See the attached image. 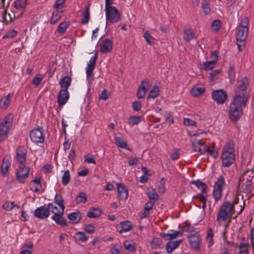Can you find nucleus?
<instances>
[{"label": "nucleus", "instance_id": "obj_30", "mask_svg": "<svg viewBox=\"0 0 254 254\" xmlns=\"http://www.w3.org/2000/svg\"><path fill=\"white\" fill-rule=\"evenodd\" d=\"M114 137L115 143L118 147L122 148H126L127 150H130V149L127 148V143L124 140L122 137L118 136L116 134H115Z\"/></svg>", "mask_w": 254, "mask_h": 254}, {"label": "nucleus", "instance_id": "obj_7", "mask_svg": "<svg viewBox=\"0 0 254 254\" xmlns=\"http://www.w3.org/2000/svg\"><path fill=\"white\" fill-rule=\"evenodd\" d=\"M13 120L12 114H9L4 117L0 123V141L6 138L10 128L11 127Z\"/></svg>", "mask_w": 254, "mask_h": 254}, {"label": "nucleus", "instance_id": "obj_56", "mask_svg": "<svg viewBox=\"0 0 254 254\" xmlns=\"http://www.w3.org/2000/svg\"><path fill=\"white\" fill-rule=\"evenodd\" d=\"M212 28L215 32L218 31L221 28V22L218 20H215L211 24Z\"/></svg>", "mask_w": 254, "mask_h": 254}, {"label": "nucleus", "instance_id": "obj_60", "mask_svg": "<svg viewBox=\"0 0 254 254\" xmlns=\"http://www.w3.org/2000/svg\"><path fill=\"white\" fill-rule=\"evenodd\" d=\"M118 197L120 200H125L128 197V191H118Z\"/></svg>", "mask_w": 254, "mask_h": 254}, {"label": "nucleus", "instance_id": "obj_50", "mask_svg": "<svg viewBox=\"0 0 254 254\" xmlns=\"http://www.w3.org/2000/svg\"><path fill=\"white\" fill-rule=\"evenodd\" d=\"M70 173L69 170L65 171L62 178V181L64 185H67L70 181Z\"/></svg>", "mask_w": 254, "mask_h": 254}, {"label": "nucleus", "instance_id": "obj_48", "mask_svg": "<svg viewBox=\"0 0 254 254\" xmlns=\"http://www.w3.org/2000/svg\"><path fill=\"white\" fill-rule=\"evenodd\" d=\"M69 24L67 22H63L60 23L57 31L59 33H64L68 27Z\"/></svg>", "mask_w": 254, "mask_h": 254}, {"label": "nucleus", "instance_id": "obj_15", "mask_svg": "<svg viewBox=\"0 0 254 254\" xmlns=\"http://www.w3.org/2000/svg\"><path fill=\"white\" fill-rule=\"evenodd\" d=\"M97 59V55L96 53L90 59L89 62L87 63L86 68V73L87 78H89L92 75L93 70L95 66L96 62Z\"/></svg>", "mask_w": 254, "mask_h": 254}, {"label": "nucleus", "instance_id": "obj_21", "mask_svg": "<svg viewBox=\"0 0 254 254\" xmlns=\"http://www.w3.org/2000/svg\"><path fill=\"white\" fill-rule=\"evenodd\" d=\"M11 166V158L9 156H5L2 161L0 169L1 173L3 176H5L8 172Z\"/></svg>", "mask_w": 254, "mask_h": 254}, {"label": "nucleus", "instance_id": "obj_11", "mask_svg": "<svg viewBox=\"0 0 254 254\" xmlns=\"http://www.w3.org/2000/svg\"><path fill=\"white\" fill-rule=\"evenodd\" d=\"M189 243L191 247L196 251H200V239L198 232L190 234L188 236Z\"/></svg>", "mask_w": 254, "mask_h": 254}, {"label": "nucleus", "instance_id": "obj_53", "mask_svg": "<svg viewBox=\"0 0 254 254\" xmlns=\"http://www.w3.org/2000/svg\"><path fill=\"white\" fill-rule=\"evenodd\" d=\"M30 185L31 186H34L35 187L34 190H39L40 189V187L41 186L40 179L36 178L35 180L31 181Z\"/></svg>", "mask_w": 254, "mask_h": 254}, {"label": "nucleus", "instance_id": "obj_58", "mask_svg": "<svg viewBox=\"0 0 254 254\" xmlns=\"http://www.w3.org/2000/svg\"><path fill=\"white\" fill-rule=\"evenodd\" d=\"M183 231L189 232L191 234L196 232L195 229L193 227L191 226L190 225L188 224H186L183 227Z\"/></svg>", "mask_w": 254, "mask_h": 254}, {"label": "nucleus", "instance_id": "obj_62", "mask_svg": "<svg viewBox=\"0 0 254 254\" xmlns=\"http://www.w3.org/2000/svg\"><path fill=\"white\" fill-rule=\"evenodd\" d=\"M65 0H56L54 7L56 9L63 10L62 4L64 2Z\"/></svg>", "mask_w": 254, "mask_h": 254}, {"label": "nucleus", "instance_id": "obj_12", "mask_svg": "<svg viewBox=\"0 0 254 254\" xmlns=\"http://www.w3.org/2000/svg\"><path fill=\"white\" fill-rule=\"evenodd\" d=\"M151 86L150 81L146 78L141 81L138 88L136 96L139 99L143 98Z\"/></svg>", "mask_w": 254, "mask_h": 254}, {"label": "nucleus", "instance_id": "obj_27", "mask_svg": "<svg viewBox=\"0 0 254 254\" xmlns=\"http://www.w3.org/2000/svg\"><path fill=\"white\" fill-rule=\"evenodd\" d=\"M67 218L70 223L77 224L79 222L81 219V215L80 212H72L67 215Z\"/></svg>", "mask_w": 254, "mask_h": 254}, {"label": "nucleus", "instance_id": "obj_34", "mask_svg": "<svg viewBox=\"0 0 254 254\" xmlns=\"http://www.w3.org/2000/svg\"><path fill=\"white\" fill-rule=\"evenodd\" d=\"M160 92V89L158 86H154L150 90L149 94L147 96V100L150 98L155 99L159 96Z\"/></svg>", "mask_w": 254, "mask_h": 254}, {"label": "nucleus", "instance_id": "obj_38", "mask_svg": "<svg viewBox=\"0 0 254 254\" xmlns=\"http://www.w3.org/2000/svg\"><path fill=\"white\" fill-rule=\"evenodd\" d=\"M90 19V12H89V4L85 8V10L82 13V18L81 19V23L83 24H87Z\"/></svg>", "mask_w": 254, "mask_h": 254}, {"label": "nucleus", "instance_id": "obj_36", "mask_svg": "<svg viewBox=\"0 0 254 254\" xmlns=\"http://www.w3.org/2000/svg\"><path fill=\"white\" fill-rule=\"evenodd\" d=\"M216 66V63L214 61H208L201 64V68L205 71L212 70Z\"/></svg>", "mask_w": 254, "mask_h": 254}, {"label": "nucleus", "instance_id": "obj_59", "mask_svg": "<svg viewBox=\"0 0 254 254\" xmlns=\"http://www.w3.org/2000/svg\"><path fill=\"white\" fill-rule=\"evenodd\" d=\"M124 246L126 250L130 252H133L135 250L134 245L133 244L128 242H125L124 243Z\"/></svg>", "mask_w": 254, "mask_h": 254}, {"label": "nucleus", "instance_id": "obj_63", "mask_svg": "<svg viewBox=\"0 0 254 254\" xmlns=\"http://www.w3.org/2000/svg\"><path fill=\"white\" fill-rule=\"evenodd\" d=\"M228 73L229 77L231 80L234 78L235 72V68L233 66H231L229 67V68L228 69Z\"/></svg>", "mask_w": 254, "mask_h": 254}, {"label": "nucleus", "instance_id": "obj_41", "mask_svg": "<svg viewBox=\"0 0 254 254\" xmlns=\"http://www.w3.org/2000/svg\"><path fill=\"white\" fill-rule=\"evenodd\" d=\"M191 183L195 185L198 190H206L207 189V186L202 182L200 180L192 181Z\"/></svg>", "mask_w": 254, "mask_h": 254}, {"label": "nucleus", "instance_id": "obj_13", "mask_svg": "<svg viewBox=\"0 0 254 254\" xmlns=\"http://www.w3.org/2000/svg\"><path fill=\"white\" fill-rule=\"evenodd\" d=\"M27 149L24 146H19L16 151V160L19 165H25L26 160Z\"/></svg>", "mask_w": 254, "mask_h": 254}, {"label": "nucleus", "instance_id": "obj_22", "mask_svg": "<svg viewBox=\"0 0 254 254\" xmlns=\"http://www.w3.org/2000/svg\"><path fill=\"white\" fill-rule=\"evenodd\" d=\"M184 40L188 42L196 38L195 33L192 28H186L183 31Z\"/></svg>", "mask_w": 254, "mask_h": 254}, {"label": "nucleus", "instance_id": "obj_3", "mask_svg": "<svg viewBox=\"0 0 254 254\" xmlns=\"http://www.w3.org/2000/svg\"><path fill=\"white\" fill-rule=\"evenodd\" d=\"M49 212H51L54 215L52 217V219L55 221L56 223L62 226H66L67 225L66 221L63 217L64 213V206L62 204L61 200L60 206L57 204L49 203L48 205Z\"/></svg>", "mask_w": 254, "mask_h": 254}, {"label": "nucleus", "instance_id": "obj_18", "mask_svg": "<svg viewBox=\"0 0 254 254\" xmlns=\"http://www.w3.org/2000/svg\"><path fill=\"white\" fill-rule=\"evenodd\" d=\"M155 203L151 201H147L145 204V206L143 210L139 213V218L141 219L147 218L150 214L151 211L153 210Z\"/></svg>", "mask_w": 254, "mask_h": 254}, {"label": "nucleus", "instance_id": "obj_19", "mask_svg": "<svg viewBox=\"0 0 254 254\" xmlns=\"http://www.w3.org/2000/svg\"><path fill=\"white\" fill-rule=\"evenodd\" d=\"M69 99V92L68 90L61 89L58 95V105L63 106L67 102Z\"/></svg>", "mask_w": 254, "mask_h": 254}, {"label": "nucleus", "instance_id": "obj_52", "mask_svg": "<svg viewBox=\"0 0 254 254\" xmlns=\"http://www.w3.org/2000/svg\"><path fill=\"white\" fill-rule=\"evenodd\" d=\"M249 25V19L247 17H245L242 19L240 25L237 27V28H243L244 29H248Z\"/></svg>", "mask_w": 254, "mask_h": 254}, {"label": "nucleus", "instance_id": "obj_55", "mask_svg": "<svg viewBox=\"0 0 254 254\" xmlns=\"http://www.w3.org/2000/svg\"><path fill=\"white\" fill-rule=\"evenodd\" d=\"M184 124L186 126H194L196 127V122L192 120L186 118L184 119Z\"/></svg>", "mask_w": 254, "mask_h": 254}, {"label": "nucleus", "instance_id": "obj_47", "mask_svg": "<svg viewBox=\"0 0 254 254\" xmlns=\"http://www.w3.org/2000/svg\"><path fill=\"white\" fill-rule=\"evenodd\" d=\"M147 194L149 198V201H151L155 203L158 200L159 196L156 191H148Z\"/></svg>", "mask_w": 254, "mask_h": 254}, {"label": "nucleus", "instance_id": "obj_24", "mask_svg": "<svg viewBox=\"0 0 254 254\" xmlns=\"http://www.w3.org/2000/svg\"><path fill=\"white\" fill-rule=\"evenodd\" d=\"M226 185L224 178L220 176L214 184L213 190H222L225 188Z\"/></svg>", "mask_w": 254, "mask_h": 254}, {"label": "nucleus", "instance_id": "obj_32", "mask_svg": "<svg viewBox=\"0 0 254 254\" xmlns=\"http://www.w3.org/2000/svg\"><path fill=\"white\" fill-rule=\"evenodd\" d=\"M63 10L56 9L52 13L50 19V23L55 24L58 20H59L63 15Z\"/></svg>", "mask_w": 254, "mask_h": 254}, {"label": "nucleus", "instance_id": "obj_51", "mask_svg": "<svg viewBox=\"0 0 254 254\" xmlns=\"http://www.w3.org/2000/svg\"><path fill=\"white\" fill-rule=\"evenodd\" d=\"M77 203H85L86 201V195L83 192H80L76 197Z\"/></svg>", "mask_w": 254, "mask_h": 254}, {"label": "nucleus", "instance_id": "obj_5", "mask_svg": "<svg viewBox=\"0 0 254 254\" xmlns=\"http://www.w3.org/2000/svg\"><path fill=\"white\" fill-rule=\"evenodd\" d=\"M239 185L244 190H249L254 189V171H245L240 178Z\"/></svg>", "mask_w": 254, "mask_h": 254}, {"label": "nucleus", "instance_id": "obj_14", "mask_svg": "<svg viewBox=\"0 0 254 254\" xmlns=\"http://www.w3.org/2000/svg\"><path fill=\"white\" fill-rule=\"evenodd\" d=\"M192 145L194 150L201 154H204L208 150L209 146L203 140H194L192 143Z\"/></svg>", "mask_w": 254, "mask_h": 254}, {"label": "nucleus", "instance_id": "obj_39", "mask_svg": "<svg viewBox=\"0 0 254 254\" xmlns=\"http://www.w3.org/2000/svg\"><path fill=\"white\" fill-rule=\"evenodd\" d=\"M249 247L250 245L248 243H241L238 246L239 248L238 254H249Z\"/></svg>", "mask_w": 254, "mask_h": 254}, {"label": "nucleus", "instance_id": "obj_9", "mask_svg": "<svg viewBox=\"0 0 254 254\" xmlns=\"http://www.w3.org/2000/svg\"><path fill=\"white\" fill-rule=\"evenodd\" d=\"M43 131L42 127L35 128L31 130L30 137L32 141L36 143L44 142L45 136Z\"/></svg>", "mask_w": 254, "mask_h": 254}, {"label": "nucleus", "instance_id": "obj_23", "mask_svg": "<svg viewBox=\"0 0 254 254\" xmlns=\"http://www.w3.org/2000/svg\"><path fill=\"white\" fill-rule=\"evenodd\" d=\"M248 30L237 28L236 39L237 41H240L242 44L245 42L248 36Z\"/></svg>", "mask_w": 254, "mask_h": 254}, {"label": "nucleus", "instance_id": "obj_25", "mask_svg": "<svg viewBox=\"0 0 254 254\" xmlns=\"http://www.w3.org/2000/svg\"><path fill=\"white\" fill-rule=\"evenodd\" d=\"M132 228L131 223L128 221L122 222L120 223L117 227L118 231L122 233L124 232H127L129 231Z\"/></svg>", "mask_w": 254, "mask_h": 254}, {"label": "nucleus", "instance_id": "obj_57", "mask_svg": "<svg viewBox=\"0 0 254 254\" xmlns=\"http://www.w3.org/2000/svg\"><path fill=\"white\" fill-rule=\"evenodd\" d=\"M14 206H15V205H14L13 202L6 201L3 204V209L6 211L11 210Z\"/></svg>", "mask_w": 254, "mask_h": 254}, {"label": "nucleus", "instance_id": "obj_29", "mask_svg": "<svg viewBox=\"0 0 254 254\" xmlns=\"http://www.w3.org/2000/svg\"><path fill=\"white\" fill-rule=\"evenodd\" d=\"M183 235V232L182 231H174L173 230L172 231V233H162L161 234V236L164 238L168 240H173L177 237L181 236Z\"/></svg>", "mask_w": 254, "mask_h": 254}, {"label": "nucleus", "instance_id": "obj_17", "mask_svg": "<svg viewBox=\"0 0 254 254\" xmlns=\"http://www.w3.org/2000/svg\"><path fill=\"white\" fill-rule=\"evenodd\" d=\"M50 215L48 207L41 206L37 208L34 211V216L35 217L44 219L49 217Z\"/></svg>", "mask_w": 254, "mask_h": 254}, {"label": "nucleus", "instance_id": "obj_6", "mask_svg": "<svg viewBox=\"0 0 254 254\" xmlns=\"http://www.w3.org/2000/svg\"><path fill=\"white\" fill-rule=\"evenodd\" d=\"M112 4H105V11L106 22L110 23H116L119 22L121 18V14L118 9Z\"/></svg>", "mask_w": 254, "mask_h": 254}, {"label": "nucleus", "instance_id": "obj_43", "mask_svg": "<svg viewBox=\"0 0 254 254\" xmlns=\"http://www.w3.org/2000/svg\"><path fill=\"white\" fill-rule=\"evenodd\" d=\"M221 74L220 70H215L210 73L209 80L211 82H215L219 78V76Z\"/></svg>", "mask_w": 254, "mask_h": 254}, {"label": "nucleus", "instance_id": "obj_20", "mask_svg": "<svg viewBox=\"0 0 254 254\" xmlns=\"http://www.w3.org/2000/svg\"><path fill=\"white\" fill-rule=\"evenodd\" d=\"M2 17L3 21L8 23L11 22L13 18H18L17 17V13L16 11H11V13L8 12L7 9L5 8H2V11H1Z\"/></svg>", "mask_w": 254, "mask_h": 254}, {"label": "nucleus", "instance_id": "obj_37", "mask_svg": "<svg viewBox=\"0 0 254 254\" xmlns=\"http://www.w3.org/2000/svg\"><path fill=\"white\" fill-rule=\"evenodd\" d=\"M205 90V89L204 87H194L190 90V93L193 97H198L202 95L204 92Z\"/></svg>", "mask_w": 254, "mask_h": 254}, {"label": "nucleus", "instance_id": "obj_2", "mask_svg": "<svg viewBox=\"0 0 254 254\" xmlns=\"http://www.w3.org/2000/svg\"><path fill=\"white\" fill-rule=\"evenodd\" d=\"M234 144L229 140L223 147L221 154L222 165L225 167H229L235 161Z\"/></svg>", "mask_w": 254, "mask_h": 254}, {"label": "nucleus", "instance_id": "obj_35", "mask_svg": "<svg viewBox=\"0 0 254 254\" xmlns=\"http://www.w3.org/2000/svg\"><path fill=\"white\" fill-rule=\"evenodd\" d=\"M10 94L9 93L7 96L2 98L0 100V107L2 109H6L10 105Z\"/></svg>", "mask_w": 254, "mask_h": 254}, {"label": "nucleus", "instance_id": "obj_54", "mask_svg": "<svg viewBox=\"0 0 254 254\" xmlns=\"http://www.w3.org/2000/svg\"><path fill=\"white\" fill-rule=\"evenodd\" d=\"M17 32L15 30L8 31L2 37L3 39L10 38L12 39L16 36Z\"/></svg>", "mask_w": 254, "mask_h": 254}, {"label": "nucleus", "instance_id": "obj_31", "mask_svg": "<svg viewBox=\"0 0 254 254\" xmlns=\"http://www.w3.org/2000/svg\"><path fill=\"white\" fill-rule=\"evenodd\" d=\"M71 78L68 76H65L62 78L59 82V84L62 90H67L70 85Z\"/></svg>", "mask_w": 254, "mask_h": 254}, {"label": "nucleus", "instance_id": "obj_42", "mask_svg": "<svg viewBox=\"0 0 254 254\" xmlns=\"http://www.w3.org/2000/svg\"><path fill=\"white\" fill-rule=\"evenodd\" d=\"M141 119L142 117L141 116H131L128 120V124L131 126L137 125L141 122Z\"/></svg>", "mask_w": 254, "mask_h": 254}, {"label": "nucleus", "instance_id": "obj_61", "mask_svg": "<svg viewBox=\"0 0 254 254\" xmlns=\"http://www.w3.org/2000/svg\"><path fill=\"white\" fill-rule=\"evenodd\" d=\"M95 230V227L93 225L88 224L84 226V230L87 233L92 234L94 232Z\"/></svg>", "mask_w": 254, "mask_h": 254}, {"label": "nucleus", "instance_id": "obj_45", "mask_svg": "<svg viewBox=\"0 0 254 254\" xmlns=\"http://www.w3.org/2000/svg\"><path fill=\"white\" fill-rule=\"evenodd\" d=\"M213 232L211 228H209L207 232L206 237V242L208 247H211L213 244Z\"/></svg>", "mask_w": 254, "mask_h": 254}, {"label": "nucleus", "instance_id": "obj_64", "mask_svg": "<svg viewBox=\"0 0 254 254\" xmlns=\"http://www.w3.org/2000/svg\"><path fill=\"white\" fill-rule=\"evenodd\" d=\"M132 107L134 111H138L141 108V104L140 101H135L132 103Z\"/></svg>", "mask_w": 254, "mask_h": 254}, {"label": "nucleus", "instance_id": "obj_4", "mask_svg": "<svg viewBox=\"0 0 254 254\" xmlns=\"http://www.w3.org/2000/svg\"><path fill=\"white\" fill-rule=\"evenodd\" d=\"M235 213L233 204L229 201L224 202L222 204L218 212L216 220L219 225L228 219L231 220L232 215Z\"/></svg>", "mask_w": 254, "mask_h": 254}, {"label": "nucleus", "instance_id": "obj_49", "mask_svg": "<svg viewBox=\"0 0 254 254\" xmlns=\"http://www.w3.org/2000/svg\"><path fill=\"white\" fill-rule=\"evenodd\" d=\"M44 76L39 74H37L32 80V83L35 86H38L42 82L43 79L44 78Z\"/></svg>", "mask_w": 254, "mask_h": 254}, {"label": "nucleus", "instance_id": "obj_46", "mask_svg": "<svg viewBox=\"0 0 254 254\" xmlns=\"http://www.w3.org/2000/svg\"><path fill=\"white\" fill-rule=\"evenodd\" d=\"M162 244V241L158 238H153L151 242V246L153 249L159 248Z\"/></svg>", "mask_w": 254, "mask_h": 254}, {"label": "nucleus", "instance_id": "obj_16", "mask_svg": "<svg viewBox=\"0 0 254 254\" xmlns=\"http://www.w3.org/2000/svg\"><path fill=\"white\" fill-rule=\"evenodd\" d=\"M14 11L16 12L17 17H20L25 11L26 0H15L14 2Z\"/></svg>", "mask_w": 254, "mask_h": 254}, {"label": "nucleus", "instance_id": "obj_8", "mask_svg": "<svg viewBox=\"0 0 254 254\" xmlns=\"http://www.w3.org/2000/svg\"><path fill=\"white\" fill-rule=\"evenodd\" d=\"M30 168L25 165H19L16 173V179L20 183H24L28 177Z\"/></svg>", "mask_w": 254, "mask_h": 254}, {"label": "nucleus", "instance_id": "obj_26", "mask_svg": "<svg viewBox=\"0 0 254 254\" xmlns=\"http://www.w3.org/2000/svg\"><path fill=\"white\" fill-rule=\"evenodd\" d=\"M182 240L170 241L166 245V250L168 254H172L174 250L177 248Z\"/></svg>", "mask_w": 254, "mask_h": 254}, {"label": "nucleus", "instance_id": "obj_44", "mask_svg": "<svg viewBox=\"0 0 254 254\" xmlns=\"http://www.w3.org/2000/svg\"><path fill=\"white\" fill-rule=\"evenodd\" d=\"M74 238L76 241L82 242H84L88 239V237L85 235V234L83 232H77L75 234Z\"/></svg>", "mask_w": 254, "mask_h": 254}, {"label": "nucleus", "instance_id": "obj_1", "mask_svg": "<svg viewBox=\"0 0 254 254\" xmlns=\"http://www.w3.org/2000/svg\"><path fill=\"white\" fill-rule=\"evenodd\" d=\"M248 84V78L246 77L242 78L235 95L231 101L229 108V117L233 122L237 121L242 116L243 109L245 107L249 98L246 90Z\"/></svg>", "mask_w": 254, "mask_h": 254}, {"label": "nucleus", "instance_id": "obj_33", "mask_svg": "<svg viewBox=\"0 0 254 254\" xmlns=\"http://www.w3.org/2000/svg\"><path fill=\"white\" fill-rule=\"evenodd\" d=\"M102 210L98 208H91L87 213V216L90 218H96L101 216Z\"/></svg>", "mask_w": 254, "mask_h": 254}, {"label": "nucleus", "instance_id": "obj_40", "mask_svg": "<svg viewBox=\"0 0 254 254\" xmlns=\"http://www.w3.org/2000/svg\"><path fill=\"white\" fill-rule=\"evenodd\" d=\"M201 7L205 14H208L210 13L211 8L209 6V1L208 0H202L201 2Z\"/></svg>", "mask_w": 254, "mask_h": 254}, {"label": "nucleus", "instance_id": "obj_28", "mask_svg": "<svg viewBox=\"0 0 254 254\" xmlns=\"http://www.w3.org/2000/svg\"><path fill=\"white\" fill-rule=\"evenodd\" d=\"M113 48V43L109 39H106L100 47V52L102 53H106L111 51Z\"/></svg>", "mask_w": 254, "mask_h": 254}, {"label": "nucleus", "instance_id": "obj_10", "mask_svg": "<svg viewBox=\"0 0 254 254\" xmlns=\"http://www.w3.org/2000/svg\"><path fill=\"white\" fill-rule=\"evenodd\" d=\"M211 96L213 100L219 104H224L228 99L227 92L223 89L213 91L211 93Z\"/></svg>", "mask_w": 254, "mask_h": 254}]
</instances>
